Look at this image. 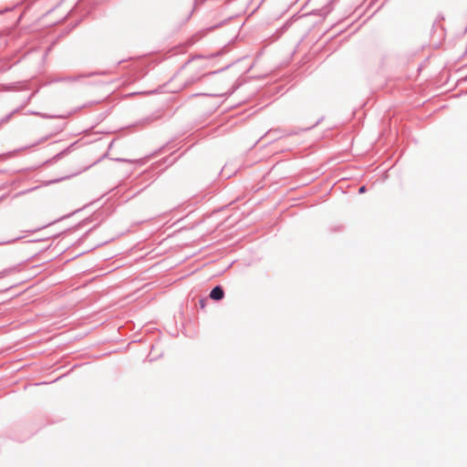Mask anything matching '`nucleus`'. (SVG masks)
Listing matches in <instances>:
<instances>
[{
	"label": "nucleus",
	"mask_w": 467,
	"mask_h": 467,
	"mask_svg": "<svg viewBox=\"0 0 467 467\" xmlns=\"http://www.w3.org/2000/svg\"><path fill=\"white\" fill-rule=\"evenodd\" d=\"M224 296L223 290L221 286H215L210 293V297L213 300H221Z\"/></svg>",
	"instance_id": "1"
},
{
	"label": "nucleus",
	"mask_w": 467,
	"mask_h": 467,
	"mask_svg": "<svg viewBox=\"0 0 467 467\" xmlns=\"http://www.w3.org/2000/svg\"><path fill=\"white\" fill-rule=\"evenodd\" d=\"M366 189L365 186L360 187L359 192H365Z\"/></svg>",
	"instance_id": "2"
}]
</instances>
